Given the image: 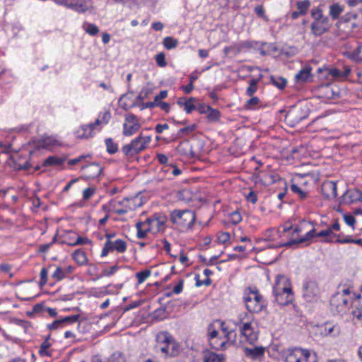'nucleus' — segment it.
<instances>
[{"label": "nucleus", "mask_w": 362, "mask_h": 362, "mask_svg": "<svg viewBox=\"0 0 362 362\" xmlns=\"http://www.w3.org/2000/svg\"><path fill=\"white\" fill-rule=\"evenodd\" d=\"M156 352L165 354V358H173L180 354V346L168 332H160L156 335L155 345Z\"/></svg>", "instance_id": "obj_1"}, {"label": "nucleus", "mask_w": 362, "mask_h": 362, "mask_svg": "<svg viewBox=\"0 0 362 362\" xmlns=\"http://www.w3.org/2000/svg\"><path fill=\"white\" fill-rule=\"evenodd\" d=\"M281 357L284 362H317L315 353L300 346H291L281 351Z\"/></svg>", "instance_id": "obj_2"}, {"label": "nucleus", "mask_w": 362, "mask_h": 362, "mask_svg": "<svg viewBox=\"0 0 362 362\" xmlns=\"http://www.w3.org/2000/svg\"><path fill=\"white\" fill-rule=\"evenodd\" d=\"M243 300L250 313H259L267 307L266 300L257 288H247L244 291Z\"/></svg>", "instance_id": "obj_3"}, {"label": "nucleus", "mask_w": 362, "mask_h": 362, "mask_svg": "<svg viewBox=\"0 0 362 362\" xmlns=\"http://www.w3.org/2000/svg\"><path fill=\"white\" fill-rule=\"evenodd\" d=\"M170 220L180 230H189L192 228L196 221V214L189 209H175L170 212Z\"/></svg>", "instance_id": "obj_4"}, {"label": "nucleus", "mask_w": 362, "mask_h": 362, "mask_svg": "<svg viewBox=\"0 0 362 362\" xmlns=\"http://www.w3.org/2000/svg\"><path fill=\"white\" fill-rule=\"evenodd\" d=\"M350 290L349 288L344 289L342 293H337L333 295L330 299V307L332 312L335 315H344L346 313L349 308Z\"/></svg>", "instance_id": "obj_5"}, {"label": "nucleus", "mask_w": 362, "mask_h": 362, "mask_svg": "<svg viewBox=\"0 0 362 362\" xmlns=\"http://www.w3.org/2000/svg\"><path fill=\"white\" fill-rule=\"evenodd\" d=\"M151 141L150 136H143L141 134L129 144L123 146L122 151L126 156L133 157L147 148Z\"/></svg>", "instance_id": "obj_6"}, {"label": "nucleus", "mask_w": 362, "mask_h": 362, "mask_svg": "<svg viewBox=\"0 0 362 362\" xmlns=\"http://www.w3.org/2000/svg\"><path fill=\"white\" fill-rule=\"evenodd\" d=\"M338 236L337 234L331 231L329 228L316 233L315 229L313 228L305 233V234L298 240H294V243H305L309 245L314 238H322V242L325 243H334V238Z\"/></svg>", "instance_id": "obj_7"}, {"label": "nucleus", "mask_w": 362, "mask_h": 362, "mask_svg": "<svg viewBox=\"0 0 362 362\" xmlns=\"http://www.w3.org/2000/svg\"><path fill=\"white\" fill-rule=\"evenodd\" d=\"M141 125L138 117L133 114H127L125 115L124 123L123 124V135L130 136L136 133L141 128Z\"/></svg>", "instance_id": "obj_8"}, {"label": "nucleus", "mask_w": 362, "mask_h": 362, "mask_svg": "<svg viewBox=\"0 0 362 362\" xmlns=\"http://www.w3.org/2000/svg\"><path fill=\"white\" fill-rule=\"evenodd\" d=\"M126 250L127 243L122 239H117L115 241H105L101 252V257H105L109 254V252H112L114 251H117L119 253H124Z\"/></svg>", "instance_id": "obj_9"}, {"label": "nucleus", "mask_w": 362, "mask_h": 362, "mask_svg": "<svg viewBox=\"0 0 362 362\" xmlns=\"http://www.w3.org/2000/svg\"><path fill=\"white\" fill-rule=\"evenodd\" d=\"M118 204L122 205L123 208L115 209V212L118 215H123L129 211H134L137 207L141 206L142 202L139 197H135L132 198H124L119 202Z\"/></svg>", "instance_id": "obj_10"}, {"label": "nucleus", "mask_w": 362, "mask_h": 362, "mask_svg": "<svg viewBox=\"0 0 362 362\" xmlns=\"http://www.w3.org/2000/svg\"><path fill=\"white\" fill-rule=\"evenodd\" d=\"M273 293L275 296L293 293L291 285L288 278L284 276H278L273 287Z\"/></svg>", "instance_id": "obj_11"}, {"label": "nucleus", "mask_w": 362, "mask_h": 362, "mask_svg": "<svg viewBox=\"0 0 362 362\" xmlns=\"http://www.w3.org/2000/svg\"><path fill=\"white\" fill-rule=\"evenodd\" d=\"M80 315H73L66 316L60 320H57L54 321L52 323L49 324L47 327L50 330H55L59 328H63L66 325H76V329L79 328L80 322H79Z\"/></svg>", "instance_id": "obj_12"}, {"label": "nucleus", "mask_w": 362, "mask_h": 362, "mask_svg": "<svg viewBox=\"0 0 362 362\" xmlns=\"http://www.w3.org/2000/svg\"><path fill=\"white\" fill-rule=\"evenodd\" d=\"M320 295L318 284L315 281H308L303 285V298L308 302L316 300Z\"/></svg>", "instance_id": "obj_13"}, {"label": "nucleus", "mask_w": 362, "mask_h": 362, "mask_svg": "<svg viewBox=\"0 0 362 362\" xmlns=\"http://www.w3.org/2000/svg\"><path fill=\"white\" fill-rule=\"evenodd\" d=\"M319 92L321 97L328 100L337 99L340 97L339 89L335 85L329 83L322 85L319 88Z\"/></svg>", "instance_id": "obj_14"}, {"label": "nucleus", "mask_w": 362, "mask_h": 362, "mask_svg": "<svg viewBox=\"0 0 362 362\" xmlns=\"http://www.w3.org/2000/svg\"><path fill=\"white\" fill-rule=\"evenodd\" d=\"M330 28L329 19L325 18L318 21H313L310 25L311 33L315 36H320L327 33Z\"/></svg>", "instance_id": "obj_15"}, {"label": "nucleus", "mask_w": 362, "mask_h": 362, "mask_svg": "<svg viewBox=\"0 0 362 362\" xmlns=\"http://www.w3.org/2000/svg\"><path fill=\"white\" fill-rule=\"evenodd\" d=\"M83 177L86 180L97 178L102 173L103 168L98 163H90L82 167Z\"/></svg>", "instance_id": "obj_16"}, {"label": "nucleus", "mask_w": 362, "mask_h": 362, "mask_svg": "<svg viewBox=\"0 0 362 362\" xmlns=\"http://www.w3.org/2000/svg\"><path fill=\"white\" fill-rule=\"evenodd\" d=\"M351 71V68L348 66H344L342 69L332 67L327 69V74L334 80L342 81L348 78Z\"/></svg>", "instance_id": "obj_17"}, {"label": "nucleus", "mask_w": 362, "mask_h": 362, "mask_svg": "<svg viewBox=\"0 0 362 362\" xmlns=\"http://www.w3.org/2000/svg\"><path fill=\"white\" fill-rule=\"evenodd\" d=\"M321 192L324 197L328 199H334L337 196V184L332 180H327L322 184Z\"/></svg>", "instance_id": "obj_18"}, {"label": "nucleus", "mask_w": 362, "mask_h": 362, "mask_svg": "<svg viewBox=\"0 0 362 362\" xmlns=\"http://www.w3.org/2000/svg\"><path fill=\"white\" fill-rule=\"evenodd\" d=\"M358 201H362V192L354 189L347 190L341 197V202L344 204H351Z\"/></svg>", "instance_id": "obj_19"}, {"label": "nucleus", "mask_w": 362, "mask_h": 362, "mask_svg": "<svg viewBox=\"0 0 362 362\" xmlns=\"http://www.w3.org/2000/svg\"><path fill=\"white\" fill-rule=\"evenodd\" d=\"M240 332L250 344H253L257 339V333L254 331L250 322L243 323Z\"/></svg>", "instance_id": "obj_20"}, {"label": "nucleus", "mask_w": 362, "mask_h": 362, "mask_svg": "<svg viewBox=\"0 0 362 362\" xmlns=\"http://www.w3.org/2000/svg\"><path fill=\"white\" fill-rule=\"evenodd\" d=\"M312 67L310 65H306L302 68L295 76V80L298 83H308L311 81Z\"/></svg>", "instance_id": "obj_21"}, {"label": "nucleus", "mask_w": 362, "mask_h": 362, "mask_svg": "<svg viewBox=\"0 0 362 362\" xmlns=\"http://www.w3.org/2000/svg\"><path fill=\"white\" fill-rule=\"evenodd\" d=\"M243 351L246 357L252 360H257L264 356L265 348L263 346H255L254 348L245 347Z\"/></svg>", "instance_id": "obj_22"}, {"label": "nucleus", "mask_w": 362, "mask_h": 362, "mask_svg": "<svg viewBox=\"0 0 362 362\" xmlns=\"http://www.w3.org/2000/svg\"><path fill=\"white\" fill-rule=\"evenodd\" d=\"M62 4L78 12H84L88 9L83 0H62Z\"/></svg>", "instance_id": "obj_23"}, {"label": "nucleus", "mask_w": 362, "mask_h": 362, "mask_svg": "<svg viewBox=\"0 0 362 362\" xmlns=\"http://www.w3.org/2000/svg\"><path fill=\"white\" fill-rule=\"evenodd\" d=\"M167 216L160 214H156L153 215V232H160L163 231L165 228V223L167 222Z\"/></svg>", "instance_id": "obj_24"}, {"label": "nucleus", "mask_w": 362, "mask_h": 362, "mask_svg": "<svg viewBox=\"0 0 362 362\" xmlns=\"http://www.w3.org/2000/svg\"><path fill=\"white\" fill-rule=\"evenodd\" d=\"M216 325L224 335L225 339L230 343L235 342L236 334L234 330H229L224 322L216 320Z\"/></svg>", "instance_id": "obj_25"}, {"label": "nucleus", "mask_w": 362, "mask_h": 362, "mask_svg": "<svg viewBox=\"0 0 362 362\" xmlns=\"http://www.w3.org/2000/svg\"><path fill=\"white\" fill-rule=\"evenodd\" d=\"M58 145V141L52 136L42 137L35 142V147L40 148H49Z\"/></svg>", "instance_id": "obj_26"}, {"label": "nucleus", "mask_w": 362, "mask_h": 362, "mask_svg": "<svg viewBox=\"0 0 362 362\" xmlns=\"http://www.w3.org/2000/svg\"><path fill=\"white\" fill-rule=\"evenodd\" d=\"M196 102V99L194 98H190L187 100L185 98H178L177 103L180 107H183L185 112L187 114L191 113L193 110H196V105L194 104Z\"/></svg>", "instance_id": "obj_27"}, {"label": "nucleus", "mask_w": 362, "mask_h": 362, "mask_svg": "<svg viewBox=\"0 0 362 362\" xmlns=\"http://www.w3.org/2000/svg\"><path fill=\"white\" fill-rule=\"evenodd\" d=\"M225 356L223 354H216L214 352L205 351L204 352V362H224Z\"/></svg>", "instance_id": "obj_28"}, {"label": "nucleus", "mask_w": 362, "mask_h": 362, "mask_svg": "<svg viewBox=\"0 0 362 362\" xmlns=\"http://www.w3.org/2000/svg\"><path fill=\"white\" fill-rule=\"evenodd\" d=\"M310 223H307L304 222V223H302L300 225L297 226L295 228L293 233V235L294 236L295 234H296V237H295L293 238V240H292L291 241H288L284 244H281V245H279V247H281V246L290 247L293 244H298V243H294L293 241L299 239L300 238H301L303 236V235H300L299 233L303 230L305 227H306L308 225H310Z\"/></svg>", "instance_id": "obj_29"}, {"label": "nucleus", "mask_w": 362, "mask_h": 362, "mask_svg": "<svg viewBox=\"0 0 362 362\" xmlns=\"http://www.w3.org/2000/svg\"><path fill=\"white\" fill-rule=\"evenodd\" d=\"M209 341L211 347L216 350L226 349V345L227 344V343H229L228 341L225 339V337L222 338L221 337L209 339Z\"/></svg>", "instance_id": "obj_30"}, {"label": "nucleus", "mask_w": 362, "mask_h": 362, "mask_svg": "<svg viewBox=\"0 0 362 362\" xmlns=\"http://www.w3.org/2000/svg\"><path fill=\"white\" fill-rule=\"evenodd\" d=\"M351 305L355 308L353 314L359 320H362V296L358 295L351 302Z\"/></svg>", "instance_id": "obj_31"}, {"label": "nucleus", "mask_w": 362, "mask_h": 362, "mask_svg": "<svg viewBox=\"0 0 362 362\" xmlns=\"http://www.w3.org/2000/svg\"><path fill=\"white\" fill-rule=\"evenodd\" d=\"M111 118L110 112L105 110L99 114L98 117L95 119L93 123H91L94 129L99 125L107 124Z\"/></svg>", "instance_id": "obj_32"}, {"label": "nucleus", "mask_w": 362, "mask_h": 362, "mask_svg": "<svg viewBox=\"0 0 362 362\" xmlns=\"http://www.w3.org/2000/svg\"><path fill=\"white\" fill-rule=\"evenodd\" d=\"M93 129L94 127L92 126L91 123L87 125H83L77 131V137L80 139H88L92 136Z\"/></svg>", "instance_id": "obj_33"}, {"label": "nucleus", "mask_w": 362, "mask_h": 362, "mask_svg": "<svg viewBox=\"0 0 362 362\" xmlns=\"http://www.w3.org/2000/svg\"><path fill=\"white\" fill-rule=\"evenodd\" d=\"M73 259L78 265H84L88 262L86 253L81 249L76 250L72 255Z\"/></svg>", "instance_id": "obj_34"}, {"label": "nucleus", "mask_w": 362, "mask_h": 362, "mask_svg": "<svg viewBox=\"0 0 362 362\" xmlns=\"http://www.w3.org/2000/svg\"><path fill=\"white\" fill-rule=\"evenodd\" d=\"M291 190L298 195V198L301 200H304L309 197L308 192L303 190L300 186L298 184L293 183L291 185Z\"/></svg>", "instance_id": "obj_35"}, {"label": "nucleus", "mask_w": 362, "mask_h": 362, "mask_svg": "<svg viewBox=\"0 0 362 362\" xmlns=\"http://www.w3.org/2000/svg\"><path fill=\"white\" fill-rule=\"evenodd\" d=\"M65 159L62 158H59L57 156H49L47 158L44 162L43 165L44 166H59L61 165L64 162Z\"/></svg>", "instance_id": "obj_36"}, {"label": "nucleus", "mask_w": 362, "mask_h": 362, "mask_svg": "<svg viewBox=\"0 0 362 362\" xmlns=\"http://www.w3.org/2000/svg\"><path fill=\"white\" fill-rule=\"evenodd\" d=\"M197 128L195 124L185 127L178 130L177 137L182 138L185 136H188L192 134Z\"/></svg>", "instance_id": "obj_37"}, {"label": "nucleus", "mask_w": 362, "mask_h": 362, "mask_svg": "<svg viewBox=\"0 0 362 362\" xmlns=\"http://www.w3.org/2000/svg\"><path fill=\"white\" fill-rule=\"evenodd\" d=\"M276 301L281 305H286L291 303L293 300V293H288L286 295H279L275 296Z\"/></svg>", "instance_id": "obj_38"}, {"label": "nucleus", "mask_w": 362, "mask_h": 362, "mask_svg": "<svg viewBox=\"0 0 362 362\" xmlns=\"http://www.w3.org/2000/svg\"><path fill=\"white\" fill-rule=\"evenodd\" d=\"M270 81L273 85L279 89H284L287 83L286 79L281 76L276 77L274 76H271Z\"/></svg>", "instance_id": "obj_39"}, {"label": "nucleus", "mask_w": 362, "mask_h": 362, "mask_svg": "<svg viewBox=\"0 0 362 362\" xmlns=\"http://www.w3.org/2000/svg\"><path fill=\"white\" fill-rule=\"evenodd\" d=\"M259 80V78H252L249 81V86L246 90V94L248 96H252L257 92Z\"/></svg>", "instance_id": "obj_40"}, {"label": "nucleus", "mask_w": 362, "mask_h": 362, "mask_svg": "<svg viewBox=\"0 0 362 362\" xmlns=\"http://www.w3.org/2000/svg\"><path fill=\"white\" fill-rule=\"evenodd\" d=\"M343 11V7L339 4H334L329 7V14L333 19H337Z\"/></svg>", "instance_id": "obj_41"}, {"label": "nucleus", "mask_w": 362, "mask_h": 362, "mask_svg": "<svg viewBox=\"0 0 362 362\" xmlns=\"http://www.w3.org/2000/svg\"><path fill=\"white\" fill-rule=\"evenodd\" d=\"M206 115L207 119L210 122H216L220 119L221 113L217 109L211 107Z\"/></svg>", "instance_id": "obj_42"}, {"label": "nucleus", "mask_w": 362, "mask_h": 362, "mask_svg": "<svg viewBox=\"0 0 362 362\" xmlns=\"http://www.w3.org/2000/svg\"><path fill=\"white\" fill-rule=\"evenodd\" d=\"M324 327V333L325 335H337L339 333V327L331 323H325Z\"/></svg>", "instance_id": "obj_43"}, {"label": "nucleus", "mask_w": 362, "mask_h": 362, "mask_svg": "<svg viewBox=\"0 0 362 362\" xmlns=\"http://www.w3.org/2000/svg\"><path fill=\"white\" fill-rule=\"evenodd\" d=\"M311 4L310 0H303L302 1H298L296 3V7L299 13H301V15L306 14L308 8H310Z\"/></svg>", "instance_id": "obj_44"}, {"label": "nucleus", "mask_w": 362, "mask_h": 362, "mask_svg": "<svg viewBox=\"0 0 362 362\" xmlns=\"http://www.w3.org/2000/svg\"><path fill=\"white\" fill-rule=\"evenodd\" d=\"M163 44L167 49H171L177 46L178 41L172 37H166L163 39Z\"/></svg>", "instance_id": "obj_45"}, {"label": "nucleus", "mask_w": 362, "mask_h": 362, "mask_svg": "<svg viewBox=\"0 0 362 362\" xmlns=\"http://www.w3.org/2000/svg\"><path fill=\"white\" fill-rule=\"evenodd\" d=\"M136 228L137 230V238L139 239H143L146 238L148 232H150V230H147L146 227H144V223L141 222H137L136 224Z\"/></svg>", "instance_id": "obj_46"}, {"label": "nucleus", "mask_w": 362, "mask_h": 362, "mask_svg": "<svg viewBox=\"0 0 362 362\" xmlns=\"http://www.w3.org/2000/svg\"><path fill=\"white\" fill-rule=\"evenodd\" d=\"M151 274V271L150 269H145L137 272L136 274V277L138 280V284H141L144 282L147 278H148Z\"/></svg>", "instance_id": "obj_47"}, {"label": "nucleus", "mask_w": 362, "mask_h": 362, "mask_svg": "<svg viewBox=\"0 0 362 362\" xmlns=\"http://www.w3.org/2000/svg\"><path fill=\"white\" fill-rule=\"evenodd\" d=\"M107 151L109 153L113 154L117 151V144H115L111 138L105 139Z\"/></svg>", "instance_id": "obj_48"}, {"label": "nucleus", "mask_w": 362, "mask_h": 362, "mask_svg": "<svg viewBox=\"0 0 362 362\" xmlns=\"http://www.w3.org/2000/svg\"><path fill=\"white\" fill-rule=\"evenodd\" d=\"M192 194L187 189H182L178 192L177 197L180 200L185 202H189L192 199Z\"/></svg>", "instance_id": "obj_49"}, {"label": "nucleus", "mask_w": 362, "mask_h": 362, "mask_svg": "<svg viewBox=\"0 0 362 362\" xmlns=\"http://www.w3.org/2000/svg\"><path fill=\"white\" fill-rule=\"evenodd\" d=\"M242 221V216L240 212L235 211L232 212L228 216V223L236 225Z\"/></svg>", "instance_id": "obj_50"}, {"label": "nucleus", "mask_w": 362, "mask_h": 362, "mask_svg": "<svg viewBox=\"0 0 362 362\" xmlns=\"http://www.w3.org/2000/svg\"><path fill=\"white\" fill-rule=\"evenodd\" d=\"M311 16L314 20L313 21H318L325 18H328L327 16H325L322 14V11L319 8H314L312 10Z\"/></svg>", "instance_id": "obj_51"}, {"label": "nucleus", "mask_w": 362, "mask_h": 362, "mask_svg": "<svg viewBox=\"0 0 362 362\" xmlns=\"http://www.w3.org/2000/svg\"><path fill=\"white\" fill-rule=\"evenodd\" d=\"M259 102L260 100L257 97H252L245 103L244 107L246 110H253L259 103Z\"/></svg>", "instance_id": "obj_52"}, {"label": "nucleus", "mask_w": 362, "mask_h": 362, "mask_svg": "<svg viewBox=\"0 0 362 362\" xmlns=\"http://www.w3.org/2000/svg\"><path fill=\"white\" fill-rule=\"evenodd\" d=\"M90 243H91V240H89L88 238L78 236L75 242L69 243V245L76 246V245H88V244H90Z\"/></svg>", "instance_id": "obj_53"}, {"label": "nucleus", "mask_w": 362, "mask_h": 362, "mask_svg": "<svg viewBox=\"0 0 362 362\" xmlns=\"http://www.w3.org/2000/svg\"><path fill=\"white\" fill-rule=\"evenodd\" d=\"M216 323V321L210 324L208 327V337L209 339L214 337H219L218 331L215 329Z\"/></svg>", "instance_id": "obj_54"}, {"label": "nucleus", "mask_w": 362, "mask_h": 362, "mask_svg": "<svg viewBox=\"0 0 362 362\" xmlns=\"http://www.w3.org/2000/svg\"><path fill=\"white\" fill-rule=\"evenodd\" d=\"M157 65L160 67H165L167 65L165 55L163 52L158 53L155 57Z\"/></svg>", "instance_id": "obj_55"}, {"label": "nucleus", "mask_w": 362, "mask_h": 362, "mask_svg": "<svg viewBox=\"0 0 362 362\" xmlns=\"http://www.w3.org/2000/svg\"><path fill=\"white\" fill-rule=\"evenodd\" d=\"M85 30L91 36L96 35L99 33L98 28L93 23H88Z\"/></svg>", "instance_id": "obj_56"}, {"label": "nucleus", "mask_w": 362, "mask_h": 362, "mask_svg": "<svg viewBox=\"0 0 362 362\" xmlns=\"http://www.w3.org/2000/svg\"><path fill=\"white\" fill-rule=\"evenodd\" d=\"M51 344L48 341V338L46 339L40 345L39 353L41 356L48 355L47 349L50 347Z\"/></svg>", "instance_id": "obj_57"}, {"label": "nucleus", "mask_w": 362, "mask_h": 362, "mask_svg": "<svg viewBox=\"0 0 362 362\" xmlns=\"http://www.w3.org/2000/svg\"><path fill=\"white\" fill-rule=\"evenodd\" d=\"M105 362H126L124 357L120 354H113Z\"/></svg>", "instance_id": "obj_58"}, {"label": "nucleus", "mask_w": 362, "mask_h": 362, "mask_svg": "<svg viewBox=\"0 0 362 362\" xmlns=\"http://www.w3.org/2000/svg\"><path fill=\"white\" fill-rule=\"evenodd\" d=\"M47 269L46 268H42L40 272V281L39 282V285L40 287L44 286L47 281Z\"/></svg>", "instance_id": "obj_59"}, {"label": "nucleus", "mask_w": 362, "mask_h": 362, "mask_svg": "<svg viewBox=\"0 0 362 362\" xmlns=\"http://www.w3.org/2000/svg\"><path fill=\"white\" fill-rule=\"evenodd\" d=\"M52 278L56 281H60L65 276V273L61 267H57L54 272L52 274Z\"/></svg>", "instance_id": "obj_60"}, {"label": "nucleus", "mask_w": 362, "mask_h": 362, "mask_svg": "<svg viewBox=\"0 0 362 362\" xmlns=\"http://www.w3.org/2000/svg\"><path fill=\"white\" fill-rule=\"evenodd\" d=\"M275 231L273 229H269L266 230L264 233V240L265 241H273L276 239L277 237H275Z\"/></svg>", "instance_id": "obj_61"}, {"label": "nucleus", "mask_w": 362, "mask_h": 362, "mask_svg": "<svg viewBox=\"0 0 362 362\" xmlns=\"http://www.w3.org/2000/svg\"><path fill=\"white\" fill-rule=\"evenodd\" d=\"M298 111L289 112L286 115V118L288 119H292L293 122H299L302 120L303 117H298Z\"/></svg>", "instance_id": "obj_62"}, {"label": "nucleus", "mask_w": 362, "mask_h": 362, "mask_svg": "<svg viewBox=\"0 0 362 362\" xmlns=\"http://www.w3.org/2000/svg\"><path fill=\"white\" fill-rule=\"evenodd\" d=\"M230 233L227 232H223L218 236V242L221 244H225L230 240Z\"/></svg>", "instance_id": "obj_63"}, {"label": "nucleus", "mask_w": 362, "mask_h": 362, "mask_svg": "<svg viewBox=\"0 0 362 362\" xmlns=\"http://www.w3.org/2000/svg\"><path fill=\"white\" fill-rule=\"evenodd\" d=\"M95 193V189L92 187L86 188L83 192V198L84 200H88Z\"/></svg>", "instance_id": "obj_64"}]
</instances>
